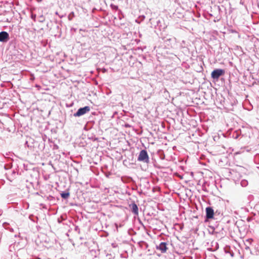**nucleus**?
I'll return each mask as SVG.
<instances>
[{
  "label": "nucleus",
  "mask_w": 259,
  "mask_h": 259,
  "mask_svg": "<svg viewBox=\"0 0 259 259\" xmlns=\"http://www.w3.org/2000/svg\"><path fill=\"white\" fill-rule=\"evenodd\" d=\"M69 195V193H62L61 194V196L63 198H68Z\"/></svg>",
  "instance_id": "8"
},
{
  "label": "nucleus",
  "mask_w": 259,
  "mask_h": 259,
  "mask_svg": "<svg viewBox=\"0 0 259 259\" xmlns=\"http://www.w3.org/2000/svg\"><path fill=\"white\" fill-rule=\"evenodd\" d=\"M225 72L224 69H217L211 73V77L214 79H218L221 76L224 75Z\"/></svg>",
  "instance_id": "1"
},
{
  "label": "nucleus",
  "mask_w": 259,
  "mask_h": 259,
  "mask_svg": "<svg viewBox=\"0 0 259 259\" xmlns=\"http://www.w3.org/2000/svg\"><path fill=\"white\" fill-rule=\"evenodd\" d=\"M157 249L160 250L162 253H164L166 251L167 247L166 243L165 242H161L158 246H157Z\"/></svg>",
  "instance_id": "5"
},
{
  "label": "nucleus",
  "mask_w": 259,
  "mask_h": 259,
  "mask_svg": "<svg viewBox=\"0 0 259 259\" xmlns=\"http://www.w3.org/2000/svg\"><path fill=\"white\" fill-rule=\"evenodd\" d=\"M206 218L208 219H211L213 218L214 212L212 208L208 207L206 208Z\"/></svg>",
  "instance_id": "4"
},
{
  "label": "nucleus",
  "mask_w": 259,
  "mask_h": 259,
  "mask_svg": "<svg viewBox=\"0 0 259 259\" xmlns=\"http://www.w3.org/2000/svg\"><path fill=\"white\" fill-rule=\"evenodd\" d=\"M9 38V34L7 32H0V41H5Z\"/></svg>",
  "instance_id": "6"
},
{
  "label": "nucleus",
  "mask_w": 259,
  "mask_h": 259,
  "mask_svg": "<svg viewBox=\"0 0 259 259\" xmlns=\"http://www.w3.org/2000/svg\"><path fill=\"white\" fill-rule=\"evenodd\" d=\"M90 111V108L89 106H85L83 108H79L78 111L74 114V116H80L82 115H84L86 113L89 112Z\"/></svg>",
  "instance_id": "3"
},
{
  "label": "nucleus",
  "mask_w": 259,
  "mask_h": 259,
  "mask_svg": "<svg viewBox=\"0 0 259 259\" xmlns=\"http://www.w3.org/2000/svg\"><path fill=\"white\" fill-rule=\"evenodd\" d=\"M138 160L140 161H143L145 162H148L149 161V156L147 152L145 150H142L140 152Z\"/></svg>",
  "instance_id": "2"
},
{
  "label": "nucleus",
  "mask_w": 259,
  "mask_h": 259,
  "mask_svg": "<svg viewBox=\"0 0 259 259\" xmlns=\"http://www.w3.org/2000/svg\"><path fill=\"white\" fill-rule=\"evenodd\" d=\"M132 212L135 214H138V207L135 203L132 204Z\"/></svg>",
  "instance_id": "7"
}]
</instances>
